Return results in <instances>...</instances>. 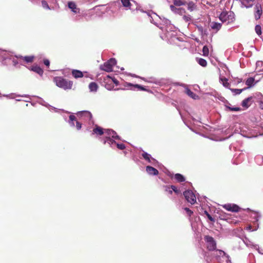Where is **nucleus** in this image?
I'll list each match as a JSON object with an SVG mask.
<instances>
[{
    "label": "nucleus",
    "instance_id": "obj_19",
    "mask_svg": "<svg viewBox=\"0 0 263 263\" xmlns=\"http://www.w3.org/2000/svg\"><path fill=\"white\" fill-rule=\"evenodd\" d=\"M211 27L213 30L218 31L221 27V24L218 23L213 22L211 24Z\"/></svg>",
    "mask_w": 263,
    "mask_h": 263
},
{
    "label": "nucleus",
    "instance_id": "obj_49",
    "mask_svg": "<svg viewBox=\"0 0 263 263\" xmlns=\"http://www.w3.org/2000/svg\"><path fill=\"white\" fill-rule=\"evenodd\" d=\"M260 107L263 109V103L260 104Z\"/></svg>",
    "mask_w": 263,
    "mask_h": 263
},
{
    "label": "nucleus",
    "instance_id": "obj_18",
    "mask_svg": "<svg viewBox=\"0 0 263 263\" xmlns=\"http://www.w3.org/2000/svg\"><path fill=\"white\" fill-rule=\"evenodd\" d=\"M121 2L122 3V6L124 7L127 9H130L132 4L130 2V0H121Z\"/></svg>",
    "mask_w": 263,
    "mask_h": 263
},
{
    "label": "nucleus",
    "instance_id": "obj_25",
    "mask_svg": "<svg viewBox=\"0 0 263 263\" xmlns=\"http://www.w3.org/2000/svg\"><path fill=\"white\" fill-rule=\"evenodd\" d=\"M255 31L258 36L262 34L261 27L259 25H256L255 27Z\"/></svg>",
    "mask_w": 263,
    "mask_h": 263
},
{
    "label": "nucleus",
    "instance_id": "obj_20",
    "mask_svg": "<svg viewBox=\"0 0 263 263\" xmlns=\"http://www.w3.org/2000/svg\"><path fill=\"white\" fill-rule=\"evenodd\" d=\"M89 88L91 91H96L98 88V85L95 82H91L89 85Z\"/></svg>",
    "mask_w": 263,
    "mask_h": 263
},
{
    "label": "nucleus",
    "instance_id": "obj_31",
    "mask_svg": "<svg viewBox=\"0 0 263 263\" xmlns=\"http://www.w3.org/2000/svg\"><path fill=\"white\" fill-rule=\"evenodd\" d=\"M226 107L230 111H240L241 110L240 107H231L230 106H229L228 105H226Z\"/></svg>",
    "mask_w": 263,
    "mask_h": 263
},
{
    "label": "nucleus",
    "instance_id": "obj_42",
    "mask_svg": "<svg viewBox=\"0 0 263 263\" xmlns=\"http://www.w3.org/2000/svg\"><path fill=\"white\" fill-rule=\"evenodd\" d=\"M42 5L45 8H46V9L49 8L48 3L45 1H42Z\"/></svg>",
    "mask_w": 263,
    "mask_h": 263
},
{
    "label": "nucleus",
    "instance_id": "obj_11",
    "mask_svg": "<svg viewBox=\"0 0 263 263\" xmlns=\"http://www.w3.org/2000/svg\"><path fill=\"white\" fill-rule=\"evenodd\" d=\"M146 171L149 175H157L159 174V172L156 168L151 166H147Z\"/></svg>",
    "mask_w": 263,
    "mask_h": 263
},
{
    "label": "nucleus",
    "instance_id": "obj_41",
    "mask_svg": "<svg viewBox=\"0 0 263 263\" xmlns=\"http://www.w3.org/2000/svg\"><path fill=\"white\" fill-rule=\"evenodd\" d=\"M175 6H175L174 5H172L170 6V9L173 12H175V13H177V12L178 11V8H176Z\"/></svg>",
    "mask_w": 263,
    "mask_h": 263
},
{
    "label": "nucleus",
    "instance_id": "obj_23",
    "mask_svg": "<svg viewBox=\"0 0 263 263\" xmlns=\"http://www.w3.org/2000/svg\"><path fill=\"white\" fill-rule=\"evenodd\" d=\"M197 61L198 63L202 67H205L207 65V62L202 58H197Z\"/></svg>",
    "mask_w": 263,
    "mask_h": 263
},
{
    "label": "nucleus",
    "instance_id": "obj_2",
    "mask_svg": "<svg viewBox=\"0 0 263 263\" xmlns=\"http://www.w3.org/2000/svg\"><path fill=\"white\" fill-rule=\"evenodd\" d=\"M219 18L222 22H227L228 24L234 22L235 20V14L232 11H223Z\"/></svg>",
    "mask_w": 263,
    "mask_h": 263
},
{
    "label": "nucleus",
    "instance_id": "obj_7",
    "mask_svg": "<svg viewBox=\"0 0 263 263\" xmlns=\"http://www.w3.org/2000/svg\"><path fill=\"white\" fill-rule=\"evenodd\" d=\"M222 206L225 210L232 212H238L241 209L238 205L234 203H227L222 205Z\"/></svg>",
    "mask_w": 263,
    "mask_h": 263
},
{
    "label": "nucleus",
    "instance_id": "obj_50",
    "mask_svg": "<svg viewBox=\"0 0 263 263\" xmlns=\"http://www.w3.org/2000/svg\"><path fill=\"white\" fill-rule=\"evenodd\" d=\"M86 114H88L89 115V116H90V118H91V117H92V115H91V114H90V112H87H87H86Z\"/></svg>",
    "mask_w": 263,
    "mask_h": 263
},
{
    "label": "nucleus",
    "instance_id": "obj_51",
    "mask_svg": "<svg viewBox=\"0 0 263 263\" xmlns=\"http://www.w3.org/2000/svg\"><path fill=\"white\" fill-rule=\"evenodd\" d=\"M97 7V6H95V7H93V8H92V9H95L96 8V7Z\"/></svg>",
    "mask_w": 263,
    "mask_h": 263
},
{
    "label": "nucleus",
    "instance_id": "obj_39",
    "mask_svg": "<svg viewBox=\"0 0 263 263\" xmlns=\"http://www.w3.org/2000/svg\"><path fill=\"white\" fill-rule=\"evenodd\" d=\"M69 120L70 121V122H71V124L72 125H74V123L73 122L74 121H77L76 120V117L74 115H70L69 116Z\"/></svg>",
    "mask_w": 263,
    "mask_h": 263
},
{
    "label": "nucleus",
    "instance_id": "obj_6",
    "mask_svg": "<svg viewBox=\"0 0 263 263\" xmlns=\"http://www.w3.org/2000/svg\"><path fill=\"white\" fill-rule=\"evenodd\" d=\"M263 13L261 5L257 3L254 8V16L255 20H258L260 18Z\"/></svg>",
    "mask_w": 263,
    "mask_h": 263
},
{
    "label": "nucleus",
    "instance_id": "obj_5",
    "mask_svg": "<svg viewBox=\"0 0 263 263\" xmlns=\"http://www.w3.org/2000/svg\"><path fill=\"white\" fill-rule=\"evenodd\" d=\"M183 195L186 201L192 204L196 202V197L194 193L191 190H187L183 192Z\"/></svg>",
    "mask_w": 263,
    "mask_h": 263
},
{
    "label": "nucleus",
    "instance_id": "obj_47",
    "mask_svg": "<svg viewBox=\"0 0 263 263\" xmlns=\"http://www.w3.org/2000/svg\"><path fill=\"white\" fill-rule=\"evenodd\" d=\"M134 87L139 88L140 87V85L139 84L134 85Z\"/></svg>",
    "mask_w": 263,
    "mask_h": 263
},
{
    "label": "nucleus",
    "instance_id": "obj_43",
    "mask_svg": "<svg viewBox=\"0 0 263 263\" xmlns=\"http://www.w3.org/2000/svg\"><path fill=\"white\" fill-rule=\"evenodd\" d=\"M118 148L121 150H123L125 148V146L124 144H117Z\"/></svg>",
    "mask_w": 263,
    "mask_h": 263
},
{
    "label": "nucleus",
    "instance_id": "obj_40",
    "mask_svg": "<svg viewBox=\"0 0 263 263\" xmlns=\"http://www.w3.org/2000/svg\"><path fill=\"white\" fill-rule=\"evenodd\" d=\"M183 19L186 22H189L191 20V18L190 15H184L183 16Z\"/></svg>",
    "mask_w": 263,
    "mask_h": 263
},
{
    "label": "nucleus",
    "instance_id": "obj_36",
    "mask_svg": "<svg viewBox=\"0 0 263 263\" xmlns=\"http://www.w3.org/2000/svg\"><path fill=\"white\" fill-rule=\"evenodd\" d=\"M186 13V11L185 9L183 8H178V11L177 12V14H180V15H183Z\"/></svg>",
    "mask_w": 263,
    "mask_h": 263
},
{
    "label": "nucleus",
    "instance_id": "obj_32",
    "mask_svg": "<svg viewBox=\"0 0 263 263\" xmlns=\"http://www.w3.org/2000/svg\"><path fill=\"white\" fill-rule=\"evenodd\" d=\"M114 85H112V83L110 82H109V80H108V82H106V84L105 85V87L108 89L111 90L114 88Z\"/></svg>",
    "mask_w": 263,
    "mask_h": 263
},
{
    "label": "nucleus",
    "instance_id": "obj_37",
    "mask_svg": "<svg viewBox=\"0 0 263 263\" xmlns=\"http://www.w3.org/2000/svg\"><path fill=\"white\" fill-rule=\"evenodd\" d=\"M204 214L206 215V216H207V217L208 218V219L211 221H212V222H214L215 221V219L214 218H213L210 214H209V213L206 211H204Z\"/></svg>",
    "mask_w": 263,
    "mask_h": 263
},
{
    "label": "nucleus",
    "instance_id": "obj_26",
    "mask_svg": "<svg viewBox=\"0 0 263 263\" xmlns=\"http://www.w3.org/2000/svg\"><path fill=\"white\" fill-rule=\"evenodd\" d=\"M254 79L253 78H252V77H250V78H249L246 82V84L249 87H250L252 86L254 82Z\"/></svg>",
    "mask_w": 263,
    "mask_h": 263
},
{
    "label": "nucleus",
    "instance_id": "obj_28",
    "mask_svg": "<svg viewBox=\"0 0 263 263\" xmlns=\"http://www.w3.org/2000/svg\"><path fill=\"white\" fill-rule=\"evenodd\" d=\"M106 142H107L109 145L116 143V142L114 140L108 137H106V139L104 140L103 143L105 144Z\"/></svg>",
    "mask_w": 263,
    "mask_h": 263
},
{
    "label": "nucleus",
    "instance_id": "obj_45",
    "mask_svg": "<svg viewBox=\"0 0 263 263\" xmlns=\"http://www.w3.org/2000/svg\"><path fill=\"white\" fill-rule=\"evenodd\" d=\"M44 64L47 67L49 66L50 65V62L47 59L44 60Z\"/></svg>",
    "mask_w": 263,
    "mask_h": 263
},
{
    "label": "nucleus",
    "instance_id": "obj_14",
    "mask_svg": "<svg viewBox=\"0 0 263 263\" xmlns=\"http://www.w3.org/2000/svg\"><path fill=\"white\" fill-rule=\"evenodd\" d=\"M186 4L187 5V9L190 11H193L196 9L197 6L195 3L192 1H190L188 3L186 2Z\"/></svg>",
    "mask_w": 263,
    "mask_h": 263
},
{
    "label": "nucleus",
    "instance_id": "obj_38",
    "mask_svg": "<svg viewBox=\"0 0 263 263\" xmlns=\"http://www.w3.org/2000/svg\"><path fill=\"white\" fill-rule=\"evenodd\" d=\"M184 210L186 211L187 215L190 217H191L193 214V212L188 208H184Z\"/></svg>",
    "mask_w": 263,
    "mask_h": 263
},
{
    "label": "nucleus",
    "instance_id": "obj_10",
    "mask_svg": "<svg viewBox=\"0 0 263 263\" xmlns=\"http://www.w3.org/2000/svg\"><path fill=\"white\" fill-rule=\"evenodd\" d=\"M105 129L103 128L98 126L96 125V127L93 129V134H97L98 135L102 136L104 134H105Z\"/></svg>",
    "mask_w": 263,
    "mask_h": 263
},
{
    "label": "nucleus",
    "instance_id": "obj_27",
    "mask_svg": "<svg viewBox=\"0 0 263 263\" xmlns=\"http://www.w3.org/2000/svg\"><path fill=\"white\" fill-rule=\"evenodd\" d=\"M142 156L145 160L147 161L148 162H151V155L146 152H143L142 154Z\"/></svg>",
    "mask_w": 263,
    "mask_h": 263
},
{
    "label": "nucleus",
    "instance_id": "obj_3",
    "mask_svg": "<svg viewBox=\"0 0 263 263\" xmlns=\"http://www.w3.org/2000/svg\"><path fill=\"white\" fill-rule=\"evenodd\" d=\"M117 63V61L115 58H111L103 65L100 66V69L106 72H111L113 70V66Z\"/></svg>",
    "mask_w": 263,
    "mask_h": 263
},
{
    "label": "nucleus",
    "instance_id": "obj_29",
    "mask_svg": "<svg viewBox=\"0 0 263 263\" xmlns=\"http://www.w3.org/2000/svg\"><path fill=\"white\" fill-rule=\"evenodd\" d=\"M203 55L208 57L209 54V48L207 46H204L202 49Z\"/></svg>",
    "mask_w": 263,
    "mask_h": 263
},
{
    "label": "nucleus",
    "instance_id": "obj_21",
    "mask_svg": "<svg viewBox=\"0 0 263 263\" xmlns=\"http://www.w3.org/2000/svg\"><path fill=\"white\" fill-rule=\"evenodd\" d=\"M174 178L179 182H181L185 181V178L183 176L179 173L176 174L174 176Z\"/></svg>",
    "mask_w": 263,
    "mask_h": 263
},
{
    "label": "nucleus",
    "instance_id": "obj_16",
    "mask_svg": "<svg viewBox=\"0 0 263 263\" xmlns=\"http://www.w3.org/2000/svg\"><path fill=\"white\" fill-rule=\"evenodd\" d=\"M72 74L75 78H79L83 77L82 72L78 70H73L72 71Z\"/></svg>",
    "mask_w": 263,
    "mask_h": 263
},
{
    "label": "nucleus",
    "instance_id": "obj_12",
    "mask_svg": "<svg viewBox=\"0 0 263 263\" xmlns=\"http://www.w3.org/2000/svg\"><path fill=\"white\" fill-rule=\"evenodd\" d=\"M252 99V97H248V98L243 100L241 103V105L242 107L245 108H248L251 104L250 103L251 100Z\"/></svg>",
    "mask_w": 263,
    "mask_h": 263
},
{
    "label": "nucleus",
    "instance_id": "obj_34",
    "mask_svg": "<svg viewBox=\"0 0 263 263\" xmlns=\"http://www.w3.org/2000/svg\"><path fill=\"white\" fill-rule=\"evenodd\" d=\"M164 188L165 192H167L171 195L172 194L173 191L171 189V185H165Z\"/></svg>",
    "mask_w": 263,
    "mask_h": 263
},
{
    "label": "nucleus",
    "instance_id": "obj_15",
    "mask_svg": "<svg viewBox=\"0 0 263 263\" xmlns=\"http://www.w3.org/2000/svg\"><path fill=\"white\" fill-rule=\"evenodd\" d=\"M31 70L40 76H42L43 74V70L39 66H33L32 67Z\"/></svg>",
    "mask_w": 263,
    "mask_h": 263
},
{
    "label": "nucleus",
    "instance_id": "obj_44",
    "mask_svg": "<svg viewBox=\"0 0 263 263\" xmlns=\"http://www.w3.org/2000/svg\"><path fill=\"white\" fill-rule=\"evenodd\" d=\"M81 126H82V124L80 122L76 121V126H77V128L78 130H79L81 129Z\"/></svg>",
    "mask_w": 263,
    "mask_h": 263
},
{
    "label": "nucleus",
    "instance_id": "obj_1",
    "mask_svg": "<svg viewBox=\"0 0 263 263\" xmlns=\"http://www.w3.org/2000/svg\"><path fill=\"white\" fill-rule=\"evenodd\" d=\"M53 81L57 86L65 90L71 89L73 85L72 81H68L61 77H54Z\"/></svg>",
    "mask_w": 263,
    "mask_h": 263
},
{
    "label": "nucleus",
    "instance_id": "obj_30",
    "mask_svg": "<svg viewBox=\"0 0 263 263\" xmlns=\"http://www.w3.org/2000/svg\"><path fill=\"white\" fill-rule=\"evenodd\" d=\"M107 77H108V79L109 80V82H110L111 83H112H112L115 84L116 85H119V82L117 79H116L115 78H111L109 76H108Z\"/></svg>",
    "mask_w": 263,
    "mask_h": 263
},
{
    "label": "nucleus",
    "instance_id": "obj_24",
    "mask_svg": "<svg viewBox=\"0 0 263 263\" xmlns=\"http://www.w3.org/2000/svg\"><path fill=\"white\" fill-rule=\"evenodd\" d=\"M186 93L189 96L194 99H196V98L198 97L195 93H194L189 89H187L186 90Z\"/></svg>",
    "mask_w": 263,
    "mask_h": 263
},
{
    "label": "nucleus",
    "instance_id": "obj_8",
    "mask_svg": "<svg viewBox=\"0 0 263 263\" xmlns=\"http://www.w3.org/2000/svg\"><path fill=\"white\" fill-rule=\"evenodd\" d=\"M105 134H106L108 136V137H111L112 138L116 139H119V136L117 135V133L112 129H105Z\"/></svg>",
    "mask_w": 263,
    "mask_h": 263
},
{
    "label": "nucleus",
    "instance_id": "obj_35",
    "mask_svg": "<svg viewBox=\"0 0 263 263\" xmlns=\"http://www.w3.org/2000/svg\"><path fill=\"white\" fill-rule=\"evenodd\" d=\"M171 189L173 191H174L176 194H179L180 192V191L177 189V187L175 185H171Z\"/></svg>",
    "mask_w": 263,
    "mask_h": 263
},
{
    "label": "nucleus",
    "instance_id": "obj_17",
    "mask_svg": "<svg viewBox=\"0 0 263 263\" xmlns=\"http://www.w3.org/2000/svg\"><path fill=\"white\" fill-rule=\"evenodd\" d=\"M21 58L25 61L26 63H32L33 62L34 57L33 55L21 57Z\"/></svg>",
    "mask_w": 263,
    "mask_h": 263
},
{
    "label": "nucleus",
    "instance_id": "obj_33",
    "mask_svg": "<svg viewBox=\"0 0 263 263\" xmlns=\"http://www.w3.org/2000/svg\"><path fill=\"white\" fill-rule=\"evenodd\" d=\"M246 88L243 89H231V90L234 92L236 95L240 94L243 90Z\"/></svg>",
    "mask_w": 263,
    "mask_h": 263
},
{
    "label": "nucleus",
    "instance_id": "obj_13",
    "mask_svg": "<svg viewBox=\"0 0 263 263\" xmlns=\"http://www.w3.org/2000/svg\"><path fill=\"white\" fill-rule=\"evenodd\" d=\"M240 1L246 8H250L253 6L254 0H240Z\"/></svg>",
    "mask_w": 263,
    "mask_h": 263
},
{
    "label": "nucleus",
    "instance_id": "obj_48",
    "mask_svg": "<svg viewBox=\"0 0 263 263\" xmlns=\"http://www.w3.org/2000/svg\"><path fill=\"white\" fill-rule=\"evenodd\" d=\"M247 229L251 231L252 230V226H248L247 227Z\"/></svg>",
    "mask_w": 263,
    "mask_h": 263
},
{
    "label": "nucleus",
    "instance_id": "obj_9",
    "mask_svg": "<svg viewBox=\"0 0 263 263\" xmlns=\"http://www.w3.org/2000/svg\"><path fill=\"white\" fill-rule=\"evenodd\" d=\"M68 8L74 13L79 12V9L77 8L76 4L73 2H69L68 3Z\"/></svg>",
    "mask_w": 263,
    "mask_h": 263
},
{
    "label": "nucleus",
    "instance_id": "obj_22",
    "mask_svg": "<svg viewBox=\"0 0 263 263\" xmlns=\"http://www.w3.org/2000/svg\"><path fill=\"white\" fill-rule=\"evenodd\" d=\"M173 4L176 6H181L186 4L185 0H173Z\"/></svg>",
    "mask_w": 263,
    "mask_h": 263
},
{
    "label": "nucleus",
    "instance_id": "obj_46",
    "mask_svg": "<svg viewBox=\"0 0 263 263\" xmlns=\"http://www.w3.org/2000/svg\"><path fill=\"white\" fill-rule=\"evenodd\" d=\"M139 89L143 91H145L146 89L142 86L140 85V87L139 88Z\"/></svg>",
    "mask_w": 263,
    "mask_h": 263
},
{
    "label": "nucleus",
    "instance_id": "obj_4",
    "mask_svg": "<svg viewBox=\"0 0 263 263\" xmlns=\"http://www.w3.org/2000/svg\"><path fill=\"white\" fill-rule=\"evenodd\" d=\"M204 240L207 243V249L212 251L216 249V242L213 237L209 235L204 236Z\"/></svg>",
    "mask_w": 263,
    "mask_h": 263
}]
</instances>
